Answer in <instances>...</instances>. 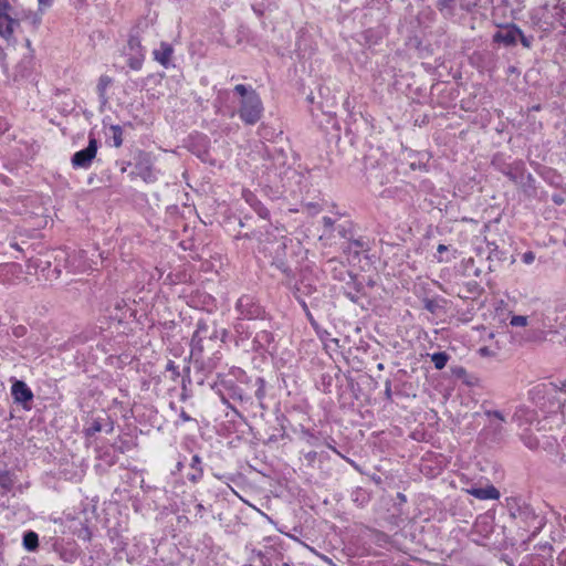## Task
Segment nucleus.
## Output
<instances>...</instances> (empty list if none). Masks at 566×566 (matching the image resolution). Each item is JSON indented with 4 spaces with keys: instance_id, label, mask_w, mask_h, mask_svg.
<instances>
[{
    "instance_id": "17",
    "label": "nucleus",
    "mask_w": 566,
    "mask_h": 566,
    "mask_svg": "<svg viewBox=\"0 0 566 566\" xmlns=\"http://www.w3.org/2000/svg\"><path fill=\"white\" fill-rule=\"evenodd\" d=\"M39 545V537L35 532H28L23 536V546L28 551H34Z\"/></svg>"
},
{
    "instance_id": "45",
    "label": "nucleus",
    "mask_w": 566,
    "mask_h": 566,
    "mask_svg": "<svg viewBox=\"0 0 566 566\" xmlns=\"http://www.w3.org/2000/svg\"><path fill=\"white\" fill-rule=\"evenodd\" d=\"M8 129V123L0 118V132H6Z\"/></svg>"
},
{
    "instance_id": "33",
    "label": "nucleus",
    "mask_w": 566,
    "mask_h": 566,
    "mask_svg": "<svg viewBox=\"0 0 566 566\" xmlns=\"http://www.w3.org/2000/svg\"><path fill=\"white\" fill-rule=\"evenodd\" d=\"M250 304V298L248 296H242L239 298L237 303V308L243 314V308Z\"/></svg>"
},
{
    "instance_id": "4",
    "label": "nucleus",
    "mask_w": 566,
    "mask_h": 566,
    "mask_svg": "<svg viewBox=\"0 0 566 566\" xmlns=\"http://www.w3.org/2000/svg\"><path fill=\"white\" fill-rule=\"evenodd\" d=\"M11 6L8 0H0V35L4 39L12 36L19 21L12 18Z\"/></svg>"
},
{
    "instance_id": "5",
    "label": "nucleus",
    "mask_w": 566,
    "mask_h": 566,
    "mask_svg": "<svg viewBox=\"0 0 566 566\" xmlns=\"http://www.w3.org/2000/svg\"><path fill=\"white\" fill-rule=\"evenodd\" d=\"M217 337V331L213 329L211 333L209 331V326L207 323L199 321L197 323V328L191 338V355L196 356L202 353L203 350V340L206 338L212 339Z\"/></svg>"
},
{
    "instance_id": "44",
    "label": "nucleus",
    "mask_w": 566,
    "mask_h": 566,
    "mask_svg": "<svg viewBox=\"0 0 566 566\" xmlns=\"http://www.w3.org/2000/svg\"><path fill=\"white\" fill-rule=\"evenodd\" d=\"M39 6L41 7H50L52 3V0H38Z\"/></svg>"
},
{
    "instance_id": "31",
    "label": "nucleus",
    "mask_w": 566,
    "mask_h": 566,
    "mask_svg": "<svg viewBox=\"0 0 566 566\" xmlns=\"http://www.w3.org/2000/svg\"><path fill=\"white\" fill-rule=\"evenodd\" d=\"M143 57H144V55H143V54H139L137 57L130 59V60H129V66H130L132 69H134V70H138V69H140Z\"/></svg>"
},
{
    "instance_id": "36",
    "label": "nucleus",
    "mask_w": 566,
    "mask_h": 566,
    "mask_svg": "<svg viewBox=\"0 0 566 566\" xmlns=\"http://www.w3.org/2000/svg\"><path fill=\"white\" fill-rule=\"evenodd\" d=\"M256 339L258 340H266V342H269L270 334L266 333V332H261L260 334H258Z\"/></svg>"
},
{
    "instance_id": "50",
    "label": "nucleus",
    "mask_w": 566,
    "mask_h": 566,
    "mask_svg": "<svg viewBox=\"0 0 566 566\" xmlns=\"http://www.w3.org/2000/svg\"><path fill=\"white\" fill-rule=\"evenodd\" d=\"M6 60V53L3 49L0 46V63H3Z\"/></svg>"
},
{
    "instance_id": "18",
    "label": "nucleus",
    "mask_w": 566,
    "mask_h": 566,
    "mask_svg": "<svg viewBox=\"0 0 566 566\" xmlns=\"http://www.w3.org/2000/svg\"><path fill=\"white\" fill-rule=\"evenodd\" d=\"M111 139L113 142V146L118 148L123 145V129L119 125H112L109 127Z\"/></svg>"
},
{
    "instance_id": "28",
    "label": "nucleus",
    "mask_w": 566,
    "mask_h": 566,
    "mask_svg": "<svg viewBox=\"0 0 566 566\" xmlns=\"http://www.w3.org/2000/svg\"><path fill=\"white\" fill-rule=\"evenodd\" d=\"M455 3L457 0H439V8L441 11L450 13L453 10Z\"/></svg>"
},
{
    "instance_id": "47",
    "label": "nucleus",
    "mask_w": 566,
    "mask_h": 566,
    "mask_svg": "<svg viewBox=\"0 0 566 566\" xmlns=\"http://www.w3.org/2000/svg\"><path fill=\"white\" fill-rule=\"evenodd\" d=\"M232 397H233V398H235V397H237V398H239L240 400H242V399H243L242 395L239 392V389H237V388H234V389H233Z\"/></svg>"
},
{
    "instance_id": "20",
    "label": "nucleus",
    "mask_w": 566,
    "mask_h": 566,
    "mask_svg": "<svg viewBox=\"0 0 566 566\" xmlns=\"http://www.w3.org/2000/svg\"><path fill=\"white\" fill-rule=\"evenodd\" d=\"M524 169V165L521 161H516L513 164V167L510 168L509 171H506V176L512 179L513 181H517L518 176L522 175Z\"/></svg>"
},
{
    "instance_id": "2",
    "label": "nucleus",
    "mask_w": 566,
    "mask_h": 566,
    "mask_svg": "<svg viewBox=\"0 0 566 566\" xmlns=\"http://www.w3.org/2000/svg\"><path fill=\"white\" fill-rule=\"evenodd\" d=\"M511 515L524 523L525 530L532 531L533 536L544 526L543 518L536 515L534 510L527 504L517 505L515 509H512Z\"/></svg>"
},
{
    "instance_id": "42",
    "label": "nucleus",
    "mask_w": 566,
    "mask_h": 566,
    "mask_svg": "<svg viewBox=\"0 0 566 566\" xmlns=\"http://www.w3.org/2000/svg\"><path fill=\"white\" fill-rule=\"evenodd\" d=\"M297 291L303 293H310V289L307 290V286L304 285L303 282H301L300 285L297 286Z\"/></svg>"
},
{
    "instance_id": "48",
    "label": "nucleus",
    "mask_w": 566,
    "mask_h": 566,
    "mask_svg": "<svg viewBox=\"0 0 566 566\" xmlns=\"http://www.w3.org/2000/svg\"><path fill=\"white\" fill-rule=\"evenodd\" d=\"M436 412L433 410H431L430 412L427 411L426 413V417H427V421L428 420H432L433 418H436Z\"/></svg>"
},
{
    "instance_id": "58",
    "label": "nucleus",
    "mask_w": 566,
    "mask_h": 566,
    "mask_svg": "<svg viewBox=\"0 0 566 566\" xmlns=\"http://www.w3.org/2000/svg\"><path fill=\"white\" fill-rule=\"evenodd\" d=\"M565 556H566V553H563V555H562L559 558H563V557H565Z\"/></svg>"
},
{
    "instance_id": "25",
    "label": "nucleus",
    "mask_w": 566,
    "mask_h": 566,
    "mask_svg": "<svg viewBox=\"0 0 566 566\" xmlns=\"http://www.w3.org/2000/svg\"><path fill=\"white\" fill-rule=\"evenodd\" d=\"M499 350L500 346L497 344L495 346H482L479 348V354L482 357H495Z\"/></svg>"
},
{
    "instance_id": "29",
    "label": "nucleus",
    "mask_w": 566,
    "mask_h": 566,
    "mask_svg": "<svg viewBox=\"0 0 566 566\" xmlns=\"http://www.w3.org/2000/svg\"><path fill=\"white\" fill-rule=\"evenodd\" d=\"M349 247L355 248L356 253H358L359 250H368L367 243L361 239L350 241Z\"/></svg>"
},
{
    "instance_id": "43",
    "label": "nucleus",
    "mask_w": 566,
    "mask_h": 566,
    "mask_svg": "<svg viewBox=\"0 0 566 566\" xmlns=\"http://www.w3.org/2000/svg\"><path fill=\"white\" fill-rule=\"evenodd\" d=\"M302 305H303L304 310L306 311V315H307L308 319L311 321L312 325H314V324H315V322H314V319H313V317H312L311 313L308 312V310H307V306H306L305 302H302Z\"/></svg>"
},
{
    "instance_id": "57",
    "label": "nucleus",
    "mask_w": 566,
    "mask_h": 566,
    "mask_svg": "<svg viewBox=\"0 0 566 566\" xmlns=\"http://www.w3.org/2000/svg\"><path fill=\"white\" fill-rule=\"evenodd\" d=\"M40 22V18L39 17H35L34 18V23H39Z\"/></svg>"
},
{
    "instance_id": "38",
    "label": "nucleus",
    "mask_w": 566,
    "mask_h": 566,
    "mask_svg": "<svg viewBox=\"0 0 566 566\" xmlns=\"http://www.w3.org/2000/svg\"><path fill=\"white\" fill-rule=\"evenodd\" d=\"M385 395H386L387 399L391 398V386H390L389 380L386 381Z\"/></svg>"
},
{
    "instance_id": "54",
    "label": "nucleus",
    "mask_w": 566,
    "mask_h": 566,
    "mask_svg": "<svg viewBox=\"0 0 566 566\" xmlns=\"http://www.w3.org/2000/svg\"><path fill=\"white\" fill-rule=\"evenodd\" d=\"M535 390H536L537 392H543V391L545 390V385L537 386V387L535 388Z\"/></svg>"
},
{
    "instance_id": "9",
    "label": "nucleus",
    "mask_w": 566,
    "mask_h": 566,
    "mask_svg": "<svg viewBox=\"0 0 566 566\" xmlns=\"http://www.w3.org/2000/svg\"><path fill=\"white\" fill-rule=\"evenodd\" d=\"M67 262L74 272H86L92 269V265L85 260V252H74L69 256Z\"/></svg>"
},
{
    "instance_id": "46",
    "label": "nucleus",
    "mask_w": 566,
    "mask_h": 566,
    "mask_svg": "<svg viewBox=\"0 0 566 566\" xmlns=\"http://www.w3.org/2000/svg\"><path fill=\"white\" fill-rule=\"evenodd\" d=\"M197 513L202 516V512L205 511V506L201 503L196 504Z\"/></svg>"
},
{
    "instance_id": "49",
    "label": "nucleus",
    "mask_w": 566,
    "mask_h": 566,
    "mask_svg": "<svg viewBox=\"0 0 566 566\" xmlns=\"http://www.w3.org/2000/svg\"><path fill=\"white\" fill-rule=\"evenodd\" d=\"M553 201L557 205H562L564 202V200L560 196H554Z\"/></svg>"
},
{
    "instance_id": "11",
    "label": "nucleus",
    "mask_w": 566,
    "mask_h": 566,
    "mask_svg": "<svg viewBox=\"0 0 566 566\" xmlns=\"http://www.w3.org/2000/svg\"><path fill=\"white\" fill-rule=\"evenodd\" d=\"M521 35H522V33L518 29L512 28V29H505V30L499 31L494 35V40L496 42H502L506 45H511V44H514L517 40V36H521Z\"/></svg>"
},
{
    "instance_id": "55",
    "label": "nucleus",
    "mask_w": 566,
    "mask_h": 566,
    "mask_svg": "<svg viewBox=\"0 0 566 566\" xmlns=\"http://www.w3.org/2000/svg\"><path fill=\"white\" fill-rule=\"evenodd\" d=\"M11 247L18 251H21V248L19 247V244L17 242L11 243Z\"/></svg>"
},
{
    "instance_id": "3",
    "label": "nucleus",
    "mask_w": 566,
    "mask_h": 566,
    "mask_svg": "<svg viewBox=\"0 0 566 566\" xmlns=\"http://www.w3.org/2000/svg\"><path fill=\"white\" fill-rule=\"evenodd\" d=\"M97 154V140L94 137H90L88 145L86 148L76 151L72 159L73 168L87 169L91 167L93 159Z\"/></svg>"
},
{
    "instance_id": "52",
    "label": "nucleus",
    "mask_w": 566,
    "mask_h": 566,
    "mask_svg": "<svg viewBox=\"0 0 566 566\" xmlns=\"http://www.w3.org/2000/svg\"><path fill=\"white\" fill-rule=\"evenodd\" d=\"M167 369H168V370L176 371V367L174 366V363H172V361H169V363H168V365H167Z\"/></svg>"
},
{
    "instance_id": "22",
    "label": "nucleus",
    "mask_w": 566,
    "mask_h": 566,
    "mask_svg": "<svg viewBox=\"0 0 566 566\" xmlns=\"http://www.w3.org/2000/svg\"><path fill=\"white\" fill-rule=\"evenodd\" d=\"M103 419L96 418L92 421V423L85 429V433L88 437L94 436L97 432H101L103 430Z\"/></svg>"
},
{
    "instance_id": "21",
    "label": "nucleus",
    "mask_w": 566,
    "mask_h": 566,
    "mask_svg": "<svg viewBox=\"0 0 566 566\" xmlns=\"http://www.w3.org/2000/svg\"><path fill=\"white\" fill-rule=\"evenodd\" d=\"M256 390H255V397L260 401V406L263 408V399L265 397V381L263 378L259 377L255 381Z\"/></svg>"
},
{
    "instance_id": "6",
    "label": "nucleus",
    "mask_w": 566,
    "mask_h": 566,
    "mask_svg": "<svg viewBox=\"0 0 566 566\" xmlns=\"http://www.w3.org/2000/svg\"><path fill=\"white\" fill-rule=\"evenodd\" d=\"M134 172L146 182H154L157 180L154 160L147 155H142L136 159Z\"/></svg>"
},
{
    "instance_id": "51",
    "label": "nucleus",
    "mask_w": 566,
    "mask_h": 566,
    "mask_svg": "<svg viewBox=\"0 0 566 566\" xmlns=\"http://www.w3.org/2000/svg\"><path fill=\"white\" fill-rule=\"evenodd\" d=\"M7 480H8V479H7L6 476H1V478H0V484H1L2 486H7V485H8V481H7Z\"/></svg>"
},
{
    "instance_id": "19",
    "label": "nucleus",
    "mask_w": 566,
    "mask_h": 566,
    "mask_svg": "<svg viewBox=\"0 0 566 566\" xmlns=\"http://www.w3.org/2000/svg\"><path fill=\"white\" fill-rule=\"evenodd\" d=\"M450 356L446 353H434L431 355V361L434 364V367L437 369H442L448 360H449Z\"/></svg>"
},
{
    "instance_id": "27",
    "label": "nucleus",
    "mask_w": 566,
    "mask_h": 566,
    "mask_svg": "<svg viewBox=\"0 0 566 566\" xmlns=\"http://www.w3.org/2000/svg\"><path fill=\"white\" fill-rule=\"evenodd\" d=\"M510 324L514 327H523L527 325V317L523 315H513Z\"/></svg>"
},
{
    "instance_id": "39",
    "label": "nucleus",
    "mask_w": 566,
    "mask_h": 566,
    "mask_svg": "<svg viewBox=\"0 0 566 566\" xmlns=\"http://www.w3.org/2000/svg\"><path fill=\"white\" fill-rule=\"evenodd\" d=\"M180 418L184 422L192 421V418L185 410H181Z\"/></svg>"
},
{
    "instance_id": "16",
    "label": "nucleus",
    "mask_w": 566,
    "mask_h": 566,
    "mask_svg": "<svg viewBox=\"0 0 566 566\" xmlns=\"http://www.w3.org/2000/svg\"><path fill=\"white\" fill-rule=\"evenodd\" d=\"M20 271V265L17 263L0 264V282H7L10 274H15Z\"/></svg>"
},
{
    "instance_id": "40",
    "label": "nucleus",
    "mask_w": 566,
    "mask_h": 566,
    "mask_svg": "<svg viewBox=\"0 0 566 566\" xmlns=\"http://www.w3.org/2000/svg\"><path fill=\"white\" fill-rule=\"evenodd\" d=\"M484 333H485V335H483V339H484V340H486V339H493V338H494V333H493V332H491V331H486V329L484 328Z\"/></svg>"
},
{
    "instance_id": "15",
    "label": "nucleus",
    "mask_w": 566,
    "mask_h": 566,
    "mask_svg": "<svg viewBox=\"0 0 566 566\" xmlns=\"http://www.w3.org/2000/svg\"><path fill=\"white\" fill-rule=\"evenodd\" d=\"M112 80L111 77L103 75L99 77L97 83V92L101 99L102 105H105L107 103V96H106V90L111 85Z\"/></svg>"
},
{
    "instance_id": "14",
    "label": "nucleus",
    "mask_w": 566,
    "mask_h": 566,
    "mask_svg": "<svg viewBox=\"0 0 566 566\" xmlns=\"http://www.w3.org/2000/svg\"><path fill=\"white\" fill-rule=\"evenodd\" d=\"M190 467L193 472L188 474V479H189V481L196 483L202 478V474H203V470L201 467V459L198 454H195L192 457Z\"/></svg>"
},
{
    "instance_id": "56",
    "label": "nucleus",
    "mask_w": 566,
    "mask_h": 566,
    "mask_svg": "<svg viewBox=\"0 0 566 566\" xmlns=\"http://www.w3.org/2000/svg\"><path fill=\"white\" fill-rule=\"evenodd\" d=\"M426 308H427L428 311H431V303H430V302H427Z\"/></svg>"
},
{
    "instance_id": "41",
    "label": "nucleus",
    "mask_w": 566,
    "mask_h": 566,
    "mask_svg": "<svg viewBox=\"0 0 566 566\" xmlns=\"http://www.w3.org/2000/svg\"><path fill=\"white\" fill-rule=\"evenodd\" d=\"M524 443L530 448V449H534L537 447V442L528 439V440H525Z\"/></svg>"
},
{
    "instance_id": "10",
    "label": "nucleus",
    "mask_w": 566,
    "mask_h": 566,
    "mask_svg": "<svg viewBox=\"0 0 566 566\" xmlns=\"http://www.w3.org/2000/svg\"><path fill=\"white\" fill-rule=\"evenodd\" d=\"M467 492L479 500H497L500 497V492L493 485L471 488Z\"/></svg>"
},
{
    "instance_id": "23",
    "label": "nucleus",
    "mask_w": 566,
    "mask_h": 566,
    "mask_svg": "<svg viewBox=\"0 0 566 566\" xmlns=\"http://www.w3.org/2000/svg\"><path fill=\"white\" fill-rule=\"evenodd\" d=\"M247 201H248V202H251V205H254V203L252 202V201H254V198H253V196H252L251 193H250V196L247 198ZM254 209H255L256 213H258L262 219H268V218H269V216H270L269 210H268L265 207H263L260 202H258L256 200H255V207H254Z\"/></svg>"
},
{
    "instance_id": "12",
    "label": "nucleus",
    "mask_w": 566,
    "mask_h": 566,
    "mask_svg": "<svg viewBox=\"0 0 566 566\" xmlns=\"http://www.w3.org/2000/svg\"><path fill=\"white\" fill-rule=\"evenodd\" d=\"M323 232L319 235V240L331 241L334 238L337 218L323 217Z\"/></svg>"
},
{
    "instance_id": "1",
    "label": "nucleus",
    "mask_w": 566,
    "mask_h": 566,
    "mask_svg": "<svg viewBox=\"0 0 566 566\" xmlns=\"http://www.w3.org/2000/svg\"><path fill=\"white\" fill-rule=\"evenodd\" d=\"M234 93L240 96L239 116L247 125H254L260 120L263 105L256 91L251 86L238 84Z\"/></svg>"
},
{
    "instance_id": "37",
    "label": "nucleus",
    "mask_w": 566,
    "mask_h": 566,
    "mask_svg": "<svg viewBox=\"0 0 566 566\" xmlns=\"http://www.w3.org/2000/svg\"><path fill=\"white\" fill-rule=\"evenodd\" d=\"M559 403H560V412H562V415L566 416V397L565 398H559Z\"/></svg>"
},
{
    "instance_id": "26",
    "label": "nucleus",
    "mask_w": 566,
    "mask_h": 566,
    "mask_svg": "<svg viewBox=\"0 0 566 566\" xmlns=\"http://www.w3.org/2000/svg\"><path fill=\"white\" fill-rule=\"evenodd\" d=\"M486 416L490 418L491 423L496 420V423H494L496 429H500V424L505 421L504 416L500 411H488Z\"/></svg>"
},
{
    "instance_id": "34",
    "label": "nucleus",
    "mask_w": 566,
    "mask_h": 566,
    "mask_svg": "<svg viewBox=\"0 0 566 566\" xmlns=\"http://www.w3.org/2000/svg\"><path fill=\"white\" fill-rule=\"evenodd\" d=\"M306 210L312 216L317 214L321 211L319 206L313 202L306 205Z\"/></svg>"
},
{
    "instance_id": "13",
    "label": "nucleus",
    "mask_w": 566,
    "mask_h": 566,
    "mask_svg": "<svg viewBox=\"0 0 566 566\" xmlns=\"http://www.w3.org/2000/svg\"><path fill=\"white\" fill-rule=\"evenodd\" d=\"M534 418L535 413L533 410L526 407H518L515 410L512 419L513 421L517 422L518 426H523L525 423H531Z\"/></svg>"
},
{
    "instance_id": "35",
    "label": "nucleus",
    "mask_w": 566,
    "mask_h": 566,
    "mask_svg": "<svg viewBox=\"0 0 566 566\" xmlns=\"http://www.w3.org/2000/svg\"><path fill=\"white\" fill-rule=\"evenodd\" d=\"M535 260V254L532 252V251H527L525 252L523 255H522V261L525 263V264H531L533 263Z\"/></svg>"
},
{
    "instance_id": "24",
    "label": "nucleus",
    "mask_w": 566,
    "mask_h": 566,
    "mask_svg": "<svg viewBox=\"0 0 566 566\" xmlns=\"http://www.w3.org/2000/svg\"><path fill=\"white\" fill-rule=\"evenodd\" d=\"M437 258L439 262H449L453 258V255L449 252V247L440 244L438 247Z\"/></svg>"
},
{
    "instance_id": "53",
    "label": "nucleus",
    "mask_w": 566,
    "mask_h": 566,
    "mask_svg": "<svg viewBox=\"0 0 566 566\" xmlns=\"http://www.w3.org/2000/svg\"><path fill=\"white\" fill-rule=\"evenodd\" d=\"M106 420L108 421V429L106 430V432L111 433L113 431V423L109 421L108 418H106Z\"/></svg>"
},
{
    "instance_id": "8",
    "label": "nucleus",
    "mask_w": 566,
    "mask_h": 566,
    "mask_svg": "<svg viewBox=\"0 0 566 566\" xmlns=\"http://www.w3.org/2000/svg\"><path fill=\"white\" fill-rule=\"evenodd\" d=\"M172 53V46L167 42H161L159 49L154 50V59L164 67H168L170 65Z\"/></svg>"
},
{
    "instance_id": "30",
    "label": "nucleus",
    "mask_w": 566,
    "mask_h": 566,
    "mask_svg": "<svg viewBox=\"0 0 566 566\" xmlns=\"http://www.w3.org/2000/svg\"><path fill=\"white\" fill-rule=\"evenodd\" d=\"M128 45H129L130 50L136 51L138 53V55L143 54L140 41L138 40V38H134V36L130 38L128 41Z\"/></svg>"
},
{
    "instance_id": "32",
    "label": "nucleus",
    "mask_w": 566,
    "mask_h": 566,
    "mask_svg": "<svg viewBox=\"0 0 566 566\" xmlns=\"http://www.w3.org/2000/svg\"><path fill=\"white\" fill-rule=\"evenodd\" d=\"M335 232H337L340 238H347L348 227L346 224H336Z\"/></svg>"
},
{
    "instance_id": "7",
    "label": "nucleus",
    "mask_w": 566,
    "mask_h": 566,
    "mask_svg": "<svg viewBox=\"0 0 566 566\" xmlns=\"http://www.w3.org/2000/svg\"><path fill=\"white\" fill-rule=\"evenodd\" d=\"M11 395L15 402L25 403L33 399V392L22 380H15L11 387Z\"/></svg>"
}]
</instances>
